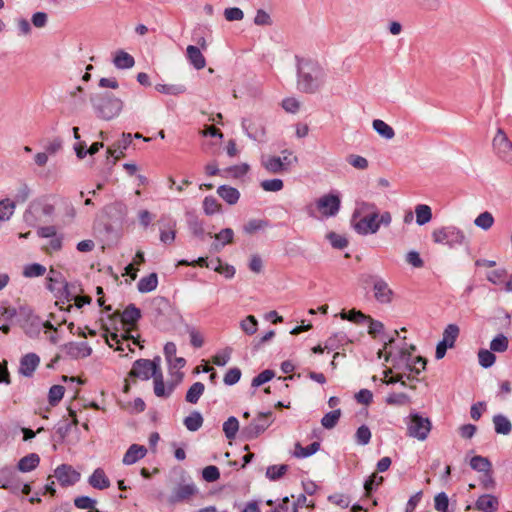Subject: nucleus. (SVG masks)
<instances>
[{
	"label": "nucleus",
	"instance_id": "nucleus-26",
	"mask_svg": "<svg viewBox=\"0 0 512 512\" xmlns=\"http://www.w3.org/2000/svg\"><path fill=\"white\" fill-rule=\"evenodd\" d=\"M113 64L118 69H129L134 66L135 60L129 53L119 50L115 54Z\"/></svg>",
	"mask_w": 512,
	"mask_h": 512
},
{
	"label": "nucleus",
	"instance_id": "nucleus-6",
	"mask_svg": "<svg viewBox=\"0 0 512 512\" xmlns=\"http://www.w3.org/2000/svg\"><path fill=\"white\" fill-rule=\"evenodd\" d=\"M495 155L503 162L512 165V142L503 129L499 128L492 141Z\"/></svg>",
	"mask_w": 512,
	"mask_h": 512
},
{
	"label": "nucleus",
	"instance_id": "nucleus-44",
	"mask_svg": "<svg viewBox=\"0 0 512 512\" xmlns=\"http://www.w3.org/2000/svg\"><path fill=\"white\" fill-rule=\"evenodd\" d=\"M242 127L247 131V134L250 138L256 141H261L265 135V129L263 126L259 125L255 127L254 124L246 125V121L242 122Z\"/></svg>",
	"mask_w": 512,
	"mask_h": 512
},
{
	"label": "nucleus",
	"instance_id": "nucleus-46",
	"mask_svg": "<svg viewBox=\"0 0 512 512\" xmlns=\"http://www.w3.org/2000/svg\"><path fill=\"white\" fill-rule=\"evenodd\" d=\"M196 491H197V489H196L195 485H193V484L180 485L175 490V498H176V500H185V499H188L189 497H191L192 495H194L196 493Z\"/></svg>",
	"mask_w": 512,
	"mask_h": 512
},
{
	"label": "nucleus",
	"instance_id": "nucleus-20",
	"mask_svg": "<svg viewBox=\"0 0 512 512\" xmlns=\"http://www.w3.org/2000/svg\"><path fill=\"white\" fill-rule=\"evenodd\" d=\"M498 506L499 501L497 497L490 494L481 495L475 502V508L481 512H495Z\"/></svg>",
	"mask_w": 512,
	"mask_h": 512
},
{
	"label": "nucleus",
	"instance_id": "nucleus-41",
	"mask_svg": "<svg viewBox=\"0 0 512 512\" xmlns=\"http://www.w3.org/2000/svg\"><path fill=\"white\" fill-rule=\"evenodd\" d=\"M288 471V465H271L266 470V477L271 481L280 479Z\"/></svg>",
	"mask_w": 512,
	"mask_h": 512
},
{
	"label": "nucleus",
	"instance_id": "nucleus-25",
	"mask_svg": "<svg viewBox=\"0 0 512 512\" xmlns=\"http://www.w3.org/2000/svg\"><path fill=\"white\" fill-rule=\"evenodd\" d=\"M40 462V457L36 453H31L23 458H21L18 462L17 468L21 472H30L34 470Z\"/></svg>",
	"mask_w": 512,
	"mask_h": 512
},
{
	"label": "nucleus",
	"instance_id": "nucleus-61",
	"mask_svg": "<svg viewBox=\"0 0 512 512\" xmlns=\"http://www.w3.org/2000/svg\"><path fill=\"white\" fill-rule=\"evenodd\" d=\"M347 162L356 169L365 170L368 168V160L360 155L351 154L347 157Z\"/></svg>",
	"mask_w": 512,
	"mask_h": 512
},
{
	"label": "nucleus",
	"instance_id": "nucleus-28",
	"mask_svg": "<svg viewBox=\"0 0 512 512\" xmlns=\"http://www.w3.org/2000/svg\"><path fill=\"white\" fill-rule=\"evenodd\" d=\"M158 285V276L156 273H151L150 275L143 277L137 283V288L141 293H148L157 288Z\"/></svg>",
	"mask_w": 512,
	"mask_h": 512
},
{
	"label": "nucleus",
	"instance_id": "nucleus-62",
	"mask_svg": "<svg viewBox=\"0 0 512 512\" xmlns=\"http://www.w3.org/2000/svg\"><path fill=\"white\" fill-rule=\"evenodd\" d=\"M202 477L207 482H215L220 478L219 469L214 465L207 466L202 471Z\"/></svg>",
	"mask_w": 512,
	"mask_h": 512
},
{
	"label": "nucleus",
	"instance_id": "nucleus-39",
	"mask_svg": "<svg viewBox=\"0 0 512 512\" xmlns=\"http://www.w3.org/2000/svg\"><path fill=\"white\" fill-rule=\"evenodd\" d=\"M340 417L341 410L335 409L323 416V418L321 419V424L326 429H332L337 425Z\"/></svg>",
	"mask_w": 512,
	"mask_h": 512
},
{
	"label": "nucleus",
	"instance_id": "nucleus-10",
	"mask_svg": "<svg viewBox=\"0 0 512 512\" xmlns=\"http://www.w3.org/2000/svg\"><path fill=\"white\" fill-rule=\"evenodd\" d=\"M340 206V197L333 193L325 194L316 201L317 209L325 217L335 216L339 212Z\"/></svg>",
	"mask_w": 512,
	"mask_h": 512
},
{
	"label": "nucleus",
	"instance_id": "nucleus-27",
	"mask_svg": "<svg viewBox=\"0 0 512 512\" xmlns=\"http://www.w3.org/2000/svg\"><path fill=\"white\" fill-rule=\"evenodd\" d=\"M493 424L495 432L498 434L508 435L512 431V424L510 420L502 414H498L493 417Z\"/></svg>",
	"mask_w": 512,
	"mask_h": 512
},
{
	"label": "nucleus",
	"instance_id": "nucleus-63",
	"mask_svg": "<svg viewBox=\"0 0 512 512\" xmlns=\"http://www.w3.org/2000/svg\"><path fill=\"white\" fill-rule=\"evenodd\" d=\"M203 209L207 215H213L220 209V204L214 197H205L203 201Z\"/></svg>",
	"mask_w": 512,
	"mask_h": 512
},
{
	"label": "nucleus",
	"instance_id": "nucleus-9",
	"mask_svg": "<svg viewBox=\"0 0 512 512\" xmlns=\"http://www.w3.org/2000/svg\"><path fill=\"white\" fill-rule=\"evenodd\" d=\"M431 430V422L418 414H412L408 424V434L418 440H425Z\"/></svg>",
	"mask_w": 512,
	"mask_h": 512
},
{
	"label": "nucleus",
	"instance_id": "nucleus-52",
	"mask_svg": "<svg viewBox=\"0 0 512 512\" xmlns=\"http://www.w3.org/2000/svg\"><path fill=\"white\" fill-rule=\"evenodd\" d=\"M64 392H65V388L63 386L53 385L49 390V395H48L49 403L52 406L57 405L63 398Z\"/></svg>",
	"mask_w": 512,
	"mask_h": 512
},
{
	"label": "nucleus",
	"instance_id": "nucleus-32",
	"mask_svg": "<svg viewBox=\"0 0 512 512\" xmlns=\"http://www.w3.org/2000/svg\"><path fill=\"white\" fill-rule=\"evenodd\" d=\"M203 424V417L200 412L193 411L189 416L184 419L185 427L191 431L195 432L201 428Z\"/></svg>",
	"mask_w": 512,
	"mask_h": 512
},
{
	"label": "nucleus",
	"instance_id": "nucleus-59",
	"mask_svg": "<svg viewBox=\"0 0 512 512\" xmlns=\"http://www.w3.org/2000/svg\"><path fill=\"white\" fill-rule=\"evenodd\" d=\"M507 277V271L505 269H496L490 271L487 274V279L496 285H504L505 279Z\"/></svg>",
	"mask_w": 512,
	"mask_h": 512
},
{
	"label": "nucleus",
	"instance_id": "nucleus-40",
	"mask_svg": "<svg viewBox=\"0 0 512 512\" xmlns=\"http://www.w3.org/2000/svg\"><path fill=\"white\" fill-rule=\"evenodd\" d=\"M240 328L247 335H253L257 332L258 321L253 315H248L240 322Z\"/></svg>",
	"mask_w": 512,
	"mask_h": 512
},
{
	"label": "nucleus",
	"instance_id": "nucleus-34",
	"mask_svg": "<svg viewBox=\"0 0 512 512\" xmlns=\"http://www.w3.org/2000/svg\"><path fill=\"white\" fill-rule=\"evenodd\" d=\"M470 466L478 472L488 473L491 471L492 464L488 458L483 456H474L470 460Z\"/></svg>",
	"mask_w": 512,
	"mask_h": 512
},
{
	"label": "nucleus",
	"instance_id": "nucleus-16",
	"mask_svg": "<svg viewBox=\"0 0 512 512\" xmlns=\"http://www.w3.org/2000/svg\"><path fill=\"white\" fill-rule=\"evenodd\" d=\"M261 165L270 174H282L287 172L288 162H281V157L262 155Z\"/></svg>",
	"mask_w": 512,
	"mask_h": 512
},
{
	"label": "nucleus",
	"instance_id": "nucleus-50",
	"mask_svg": "<svg viewBox=\"0 0 512 512\" xmlns=\"http://www.w3.org/2000/svg\"><path fill=\"white\" fill-rule=\"evenodd\" d=\"M260 186L264 191L278 192L283 189L284 183L281 179L274 178V179L263 180L260 183Z\"/></svg>",
	"mask_w": 512,
	"mask_h": 512
},
{
	"label": "nucleus",
	"instance_id": "nucleus-23",
	"mask_svg": "<svg viewBox=\"0 0 512 512\" xmlns=\"http://www.w3.org/2000/svg\"><path fill=\"white\" fill-rule=\"evenodd\" d=\"M88 483L95 489L104 490L109 488L110 480L106 476L104 470L102 468H97L94 470L92 475L88 479Z\"/></svg>",
	"mask_w": 512,
	"mask_h": 512
},
{
	"label": "nucleus",
	"instance_id": "nucleus-54",
	"mask_svg": "<svg viewBox=\"0 0 512 512\" xmlns=\"http://www.w3.org/2000/svg\"><path fill=\"white\" fill-rule=\"evenodd\" d=\"M333 248L344 249L348 245V240L335 232H329L326 236Z\"/></svg>",
	"mask_w": 512,
	"mask_h": 512
},
{
	"label": "nucleus",
	"instance_id": "nucleus-8",
	"mask_svg": "<svg viewBox=\"0 0 512 512\" xmlns=\"http://www.w3.org/2000/svg\"><path fill=\"white\" fill-rule=\"evenodd\" d=\"M159 358L154 360L139 359L133 364L131 371L129 372L130 377L139 378L141 380H148L151 376L155 378L157 376Z\"/></svg>",
	"mask_w": 512,
	"mask_h": 512
},
{
	"label": "nucleus",
	"instance_id": "nucleus-60",
	"mask_svg": "<svg viewBox=\"0 0 512 512\" xmlns=\"http://www.w3.org/2000/svg\"><path fill=\"white\" fill-rule=\"evenodd\" d=\"M355 437L358 444L367 445L371 439V431L366 425H362L357 429Z\"/></svg>",
	"mask_w": 512,
	"mask_h": 512
},
{
	"label": "nucleus",
	"instance_id": "nucleus-12",
	"mask_svg": "<svg viewBox=\"0 0 512 512\" xmlns=\"http://www.w3.org/2000/svg\"><path fill=\"white\" fill-rule=\"evenodd\" d=\"M379 216H360L357 219H351L354 230L359 235L375 234L379 230L377 218Z\"/></svg>",
	"mask_w": 512,
	"mask_h": 512
},
{
	"label": "nucleus",
	"instance_id": "nucleus-53",
	"mask_svg": "<svg viewBox=\"0 0 512 512\" xmlns=\"http://www.w3.org/2000/svg\"><path fill=\"white\" fill-rule=\"evenodd\" d=\"M475 225L484 229L488 230L492 227L494 223V218L490 212H483L474 221Z\"/></svg>",
	"mask_w": 512,
	"mask_h": 512
},
{
	"label": "nucleus",
	"instance_id": "nucleus-37",
	"mask_svg": "<svg viewBox=\"0 0 512 512\" xmlns=\"http://www.w3.org/2000/svg\"><path fill=\"white\" fill-rule=\"evenodd\" d=\"M155 89L167 95H180L186 92V87L182 84H157Z\"/></svg>",
	"mask_w": 512,
	"mask_h": 512
},
{
	"label": "nucleus",
	"instance_id": "nucleus-43",
	"mask_svg": "<svg viewBox=\"0 0 512 512\" xmlns=\"http://www.w3.org/2000/svg\"><path fill=\"white\" fill-rule=\"evenodd\" d=\"M172 390V387H169L168 390L165 389V384L161 373L155 376L154 393L157 397H168L172 393Z\"/></svg>",
	"mask_w": 512,
	"mask_h": 512
},
{
	"label": "nucleus",
	"instance_id": "nucleus-14",
	"mask_svg": "<svg viewBox=\"0 0 512 512\" xmlns=\"http://www.w3.org/2000/svg\"><path fill=\"white\" fill-rule=\"evenodd\" d=\"M59 484L63 487L72 486L76 484L80 479V473L77 472L71 465L62 464L58 466L54 471Z\"/></svg>",
	"mask_w": 512,
	"mask_h": 512
},
{
	"label": "nucleus",
	"instance_id": "nucleus-7",
	"mask_svg": "<svg viewBox=\"0 0 512 512\" xmlns=\"http://www.w3.org/2000/svg\"><path fill=\"white\" fill-rule=\"evenodd\" d=\"M43 328L54 329V325L49 321H43L38 315H35L31 311L26 313L22 323V329L28 337H38Z\"/></svg>",
	"mask_w": 512,
	"mask_h": 512
},
{
	"label": "nucleus",
	"instance_id": "nucleus-1",
	"mask_svg": "<svg viewBox=\"0 0 512 512\" xmlns=\"http://www.w3.org/2000/svg\"><path fill=\"white\" fill-rule=\"evenodd\" d=\"M296 68L299 91L313 94L324 85L326 72L318 61L296 56Z\"/></svg>",
	"mask_w": 512,
	"mask_h": 512
},
{
	"label": "nucleus",
	"instance_id": "nucleus-24",
	"mask_svg": "<svg viewBox=\"0 0 512 512\" xmlns=\"http://www.w3.org/2000/svg\"><path fill=\"white\" fill-rule=\"evenodd\" d=\"M217 241L212 245L213 250L220 251L224 246L233 243L234 231L231 228H224L214 235Z\"/></svg>",
	"mask_w": 512,
	"mask_h": 512
},
{
	"label": "nucleus",
	"instance_id": "nucleus-36",
	"mask_svg": "<svg viewBox=\"0 0 512 512\" xmlns=\"http://www.w3.org/2000/svg\"><path fill=\"white\" fill-rule=\"evenodd\" d=\"M460 330L456 324H449L443 332L442 341L450 346V348L454 347L455 341L459 336Z\"/></svg>",
	"mask_w": 512,
	"mask_h": 512
},
{
	"label": "nucleus",
	"instance_id": "nucleus-11",
	"mask_svg": "<svg viewBox=\"0 0 512 512\" xmlns=\"http://www.w3.org/2000/svg\"><path fill=\"white\" fill-rule=\"evenodd\" d=\"M22 486L17 472L11 467H3L0 469V488L18 494Z\"/></svg>",
	"mask_w": 512,
	"mask_h": 512
},
{
	"label": "nucleus",
	"instance_id": "nucleus-51",
	"mask_svg": "<svg viewBox=\"0 0 512 512\" xmlns=\"http://www.w3.org/2000/svg\"><path fill=\"white\" fill-rule=\"evenodd\" d=\"M383 482V477L373 473L364 483V490L366 497H369L372 491L380 486Z\"/></svg>",
	"mask_w": 512,
	"mask_h": 512
},
{
	"label": "nucleus",
	"instance_id": "nucleus-15",
	"mask_svg": "<svg viewBox=\"0 0 512 512\" xmlns=\"http://www.w3.org/2000/svg\"><path fill=\"white\" fill-rule=\"evenodd\" d=\"M62 349L73 359L86 358L91 355L92 348L87 342H69Z\"/></svg>",
	"mask_w": 512,
	"mask_h": 512
},
{
	"label": "nucleus",
	"instance_id": "nucleus-58",
	"mask_svg": "<svg viewBox=\"0 0 512 512\" xmlns=\"http://www.w3.org/2000/svg\"><path fill=\"white\" fill-rule=\"evenodd\" d=\"M449 499L445 492L438 493L434 498V507L438 512H448Z\"/></svg>",
	"mask_w": 512,
	"mask_h": 512
},
{
	"label": "nucleus",
	"instance_id": "nucleus-22",
	"mask_svg": "<svg viewBox=\"0 0 512 512\" xmlns=\"http://www.w3.org/2000/svg\"><path fill=\"white\" fill-rule=\"evenodd\" d=\"M146 453L147 449L144 446L132 444L124 454L122 461L125 465H132L142 459Z\"/></svg>",
	"mask_w": 512,
	"mask_h": 512
},
{
	"label": "nucleus",
	"instance_id": "nucleus-57",
	"mask_svg": "<svg viewBox=\"0 0 512 512\" xmlns=\"http://www.w3.org/2000/svg\"><path fill=\"white\" fill-rule=\"evenodd\" d=\"M386 403L397 406L406 405L409 403V396L405 393H391L387 396Z\"/></svg>",
	"mask_w": 512,
	"mask_h": 512
},
{
	"label": "nucleus",
	"instance_id": "nucleus-56",
	"mask_svg": "<svg viewBox=\"0 0 512 512\" xmlns=\"http://www.w3.org/2000/svg\"><path fill=\"white\" fill-rule=\"evenodd\" d=\"M274 376L275 373L273 370L266 369L253 378L251 385L252 387H259L269 382Z\"/></svg>",
	"mask_w": 512,
	"mask_h": 512
},
{
	"label": "nucleus",
	"instance_id": "nucleus-38",
	"mask_svg": "<svg viewBox=\"0 0 512 512\" xmlns=\"http://www.w3.org/2000/svg\"><path fill=\"white\" fill-rule=\"evenodd\" d=\"M416 222L418 225H424L428 223L432 218V211L428 205L419 204L415 208Z\"/></svg>",
	"mask_w": 512,
	"mask_h": 512
},
{
	"label": "nucleus",
	"instance_id": "nucleus-64",
	"mask_svg": "<svg viewBox=\"0 0 512 512\" xmlns=\"http://www.w3.org/2000/svg\"><path fill=\"white\" fill-rule=\"evenodd\" d=\"M241 378V370L237 367L230 368L227 373L224 376V383L226 385H234L236 384Z\"/></svg>",
	"mask_w": 512,
	"mask_h": 512
},
{
	"label": "nucleus",
	"instance_id": "nucleus-42",
	"mask_svg": "<svg viewBox=\"0 0 512 512\" xmlns=\"http://www.w3.org/2000/svg\"><path fill=\"white\" fill-rule=\"evenodd\" d=\"M176 222L173 220H169L166 224L168 230H161L160 240L164 244H170L175 240L176 231H175Z\"/></svg>",
	"mask_w": 512,
	"mask_h": 512
},
{
	"label": "nucleus",
	"instance_id": "nucleus-55",
	"mask_svg": "<svg viewBox=\"0 0 512 512\" xmlns=\"http://www.w3.org/2000/svg\"><path fill=\"white\" fill-rule=\"evenodd\" d=\"M188 226H189L191 233L194 236L199 237L201 239L204 238L205 231H204L203 223L197 217L190 218L188 220Z\"/></svg>",
	"mask_w": 512,
	"mask_h": 512
},
{
	"label": "nucleus",
	"instance_id": "nucleus-47",
	"mask_svg": "<svg viewBox=\"0 0 512 512\" xmlns=\"http://www.w3.org/2000/svg\"><path fill=\"white\" fill-rule=\"evenodd\" d=\"M15 209L14 202L9 199H3L0 201V221L9 220L13 215Z\"/></svg>",
	"mask_w": 512,
	"mask_h": 512
},
{
	"label": "nucleus",
	"instance_id": "nucleus-5",
	"mask_svg": "<svg viewBox=\"0 0 512 512\" xmlns=\"http://www.w3.org/2000/svg\"><path fill=\"white\" fill-rule=\"evenodd\" d=\"M432 238L435 243L445 244L453 248L464 243V233L455 226H445L437 228L432 232Z\"/></svg>",
	"mask_w": 512,
	"mask_h": 512
},
{
	"label": "nucleus",
	"instance_id": "nucleus-35",
	"mask_svg": "<svg viewBox=\"0 0 512 512\" xmlns=\"http://www.w3.org/2000/svg\"><path fill=\"white\" fill-rule=\"evenodd\" d=\"M239 430V421L236 417L230 416L223 423V432L227 439L232 440L236 437V434Z\"/></svg>",
	"mask_w": 512,
	"mask_h": 512
},
{
	"label": "nucleus",
	"instance_id": "nucleus-48",
	"mask_svg": "<svg viewBox=\"0 0 512 512\" xmlns=\"http://www.w3.org/2000/svg\"><path fill=\"white\" fill-rule=\"evenodd\" d=\"M46 272L45 266L33 263L25 266L23 275L28 278L43 276Z\"/></svg>",
	"mask_w": 512,
	"mask_h": 512
},
{
	"label": "nucleus",
	"instance_id": "nucleus-45",
	"mask_svg": "<svg viewBox=\"0 0 512 512\" xmlns=\"http://www.w3.org/2000/svg\"><path fill=\"white\" fill-rule=\"evenodd\" d=\"M479 364L484 368L491 367L496 360V356L491 350L480 349L478 352Z\"/></svg>",
	"mask_w": 512,
	"mask_h": 512
},
{
	"label": "nucleus",
	"instance_id": "nucleus-19",
	"mask_svg": "<svg viewBox=\"0 0 512 512\" xmlns=\"http://www.w3.org/2000/svg\"><path fill=\"white\" fill-rule=\"evenodd\" d=\"M186 57L189 63L197 70L206 66V59L198 46L189 45L186 49Z\"/></svg>",
	"mask_w": 512,
	"mask_h": 512
},
{
	"label": "nucleus",
	"instance_id": "nucleus-18",
	"mask_svg": "<svg viewBox=\"0 0 512 512\" xmlns=\"http://www.w3.org/2000/svg\"><path fill=\"white\" fill-rule=\"evenodd\" d=\"M131 143L132 135L130 133H123L121 139L107 149V153L109 156L114 157L115 160H118L124 156V150H126Z\"/></svg>",
	"mask_w": 512,
	"mask_h": 512
},
{
	"label": "nucleus",
	"instance_id": "nucleus-4",
	"mask_svg": "<svg viewBox=\"0 0 512 512\" xmlns=\"http://www.w3.org/2000/svg\"><path fill=\"white\" fill-rule=\"evenodd\" d=\"M272 412H261L257 417L247 426L241 430V435L245 440H252L257 438L263 432H265L273 423Z\"/></svg>",
	"mask_w": 512,
	"mask_h": 512
},
{
	"label": "nucleus",
	"instance_id": "nucleus-31",
	"mask_svg": "<svg viewBox=\"0 0 512 512\" xmlns=\"http://www.w3.org/2000/svg\"><path fill=\"white\" fill-rule=\"evenodd\" d=\"M373 129L383 138L389 140L395 136L393 128L380 119H375L372 123Z\"/></svg>",
	"mask_w": 512,
	"mask_h": 512
},
{
	"label": "nucleus",
	"instance_id": "nucleus-13",
	"mask_svg": "<svg viewBox=\"0 0 512 512\" xmlns=\"http://www.w3.org/2000/svg\"><path fill=\"white\" fill-rule=\"evenodd\" d=\"M141 318V311L139 308H137L134 304H129L125 310L121 314V321L124 325L129 326L127 329V332L124 336V339L130 340L132 339L134 343L137 342L136 339H134V336L131 335V331L135 328L136 323Z\"/></svg>",
	"mask_w": 512,
	"mask_h": 512
},
{
	"label": "nucleus",
	"instance_id": "nucleus-49",
	"mask_svg": "<svg viewBox=\"0 0 512 512\" xmlns=\"http://www.w3.org/2000/svg\"><path fill=\"white\" fill-rule=\"evenodd\" d=\"M508 348V339L504 334L497 335L490 343L492 352H504Z\"/></svg>",
	"mask_w": 512,
	"mask_h": 512
},
{
	"label": "nucleus",
	"instance_id": "nucleus-17",
	"mask_svg": "<svg viewBox=\"0 0 512 512\" xmlns=\"http://www.w3.org/2000/svg\"><path fill=\"white\" fill-rule=\"evenodd\" d=\"M40 364V357L36 353H27L20 359L19 374L32 377Z\"/></svg>",
	"mask_w": 512,
	"mask_h": 512
},
{
	"label": "nucleus",
	"instance_id": "nucleus-2",
	"mask_svg": "<svg viewBox=\"0 0 512 512\" xmlns=\"http://www.w3.org/2000/svg\"><path fill=\"white\" fill-rule=\"evenodd\" d=\"M91 102L97 116L103 120L115 118L123 108V102L109 93L98 94L91 98Z\"/></svg>",
	"mask_w": 512,
	"mask_h": 512
},
{
	"label": "nucleus",
	"instance_id": "nucleus-33",
	"mask_svg": "<svg viewBox=\"0 0 512 512\" xmlns=\"http://www.w3.org/2000/svg\"><path fill=\"white\" fill-rule=\"evenodd\" d=\"M320 449L319 442H313L306 447H302L300 443H296L294 456L298 458H305L313 455Z\"/></svg>",
	"mask_w": 512,
	"mask_h": 512
},
{
	"label": "nucleus",
	"instance_id": "nucleus-30",
	"mask_svg": "<svg viewBox=\"0 0 512 512\" xmlns=\"http://www.w3.org/2000/svg\"><path fill=\"white\" fill-rule=\"evenodd\" d=\"M205 391V385L202 382H195L191 385V387L188 389L185 400L188 403L196 404L200 397L203 395Z\"/></svg>",
	"mask_w": 512,
	"mask_h": 512
},
{
	"label": "nucleus",
	"instance_id": "nucleus-29",
	"mask_svg": "<svg viewBox=\"0 0 512 512\" xmlns=\"http://www.w3.org/2000/svg\"><path fill=\"white\" fill-rule=\"evenodd\" d=\"M217 193L223 200L231 205L235 204L240 197V193L236 188L227 185L220 186L217 189Z\"/></svg>",
	"mask_w": 512,
	"mask_h": 512
},
{
	"label": "nucleus",
	"instance_id": "nucleus-3",
	"mask_svg": "<svg viewBox=\"0 0 512 512\" xmlns=\"http://www.w3.org/2000/svg\"><path fill=\"white\" fill-rule=\"evenodd\" d=\"M364 283L372 288L373 297L378 303H392L395 293L383 277L377 274H368L364 278Z\"/></svg>",
	"mask_w": 512,
	"mask_h": 512
},
{
	"label": "nucleus",
	"instance_id": "nucleus-21",
	"mask_svg": "<svg viewBox=\"0 0 512 512\" xmlns=\"http://www.w3.org/2000/svg\"><path fill=\"white\" fill-rule=\"evenodd\" d=\"M360 216H379V209L374 203L356 201V206L352 217L353 219H357Z\"/></svg>",
	"mask_w": 512,
	"mask_h": 512
}]
</instances>
